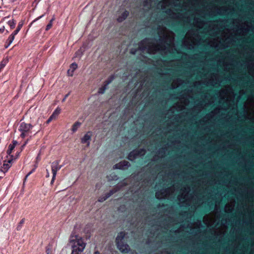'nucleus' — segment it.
<instances>
[{"label": "nucleus", "instance_id": "nucleus-8", "mask_svg": "<svg viewBox=\"0 0 254 254\" xmlns=\"http://www.w3.org/2000/svg\"><path fill=\"white\" fill-rule=\"evenodd\" d=\"M129 15V12L126 10H123L121 11L119 15L118 16L117 20L119 22H122L124 21Z\"/></svg>", "mask_w": 254, "mask_h": 254}, {"label": "nucleus", "instance_id": "nucleus-16", "mask_svg": "<svg viewBox=\"0 0 254 254\" xmlns=\"http://www.w3.org/2000/svg\"><path fill=\"white\" fill-rule=\"evenodd\" d=\"M61 109L60 108H57L55 111L54 112H53V114L55 115L56 116L58 117V115L60 114L61 113Z\"/></svg>", "mask_w": 254, "mask_h": 254}, {"label": "nucleus", "instance_id": "nucleus-29", "mask_svg": "<svg viewBox=\"0 0 254 254\" xmlns=\"http://www.w3.org/2000/svg\"><path fill=\"white\" fill-rule=\"evenodd\" d=\"M99 93H103V92H99Z\"/></svg>", "mask_w": 254, "mask_h": 254}, {"label": "nucleus", "instance_id": "nucleus-9", "mask_svg": "<svg viewBox=\"0 0 254 254\" xmlns=\"http://www.w3.org/2000/svg\"><path fill=\"white\" fill-rule=\"evenodd\" d=\"M144 154V150H141L140 151L135 150L130 152L128 155V159L132 160L135 159L137 156H141Z\"/></svg>", "mask_w": 254, "mask_h": 254}, {"label": "nucleus", "instance_id": "nucleus-14", "mask_svg": "<svg viewBox=\"0 0 254 254\" xmlns=\"http://www.w3.org/2000/svg\"><path fill=\"white\" fill-rule=\"evenodd\" d=\"M116 190H115V189H113L112 190H110L109 192L106 193L105 196L99 199L100 201H103L107 199L108 198H109L111 195H112L113 193H114L116 192Z\"/></svg>", "mask_w": 254, "mask_h": 254}, {"label": "nucleus", "instance_id": "nucleus-17", "mask_svg": "<svg viewBox=\"0 0 254 254\" xmlns=\"http://www.w3.org/2000/svg\"><path fill=\"white\" fill-rule=\"evenodd\" d=\"M15 22L14 20L12 19L8 22V25L11 28H13L15 26Z\"/></svg>", "mask_w": 254, "mask_h": 254}, {"label": "nucleus", "instance_id": "nucleus-11", "mask_svg": "<svg viewBox=\"0 0 254 254\" xmlns=\"http://www.w3.org/2000/svg\"><path fill=\"white\" fill-rule=\"evenodd\" d=\"M78 66L77 64L73 63L70 64L69 69L67 70V74L69 76H72L74 71L77 69Z\"/></svg>", "mask_w": 254, "mask_h": 254}, {"label": "nucleus", "instance_id": "nucleus-7", "mask_svg": "<svg viewBox=\"0 0 254 254\" xmlns=\"http://www.w3.org/2000/svg\"><path fill=\"white\" fill-rule=\"evenodd\" d=\"M92 136V132L91 131H87L81 138V143L86 144L87 146H89Z\"/></svg>", "mask_w": 254, "mask_h": 254}, {"label": "nucleus", "instance_id": "nucleus-27", "mask_svg": "<svg viewBox=\"0 0 254 254\" xmlns=\"http://www.w3.org/2000/svg\"><path fill=\"white\" fill-rule=\"evenodd\" d=\"M226 210H229V209H227V206H226Z\"/></svg>", "mask_w": 254, "mask_h": 254}, {"label": "nucleus", "instance_id": "nucleus-19", "mask_svg": "<svg viewBox=\"0 0 254 254\" xmlns=\"http://www.w3.org/2000/svg\"><path fill=\"white\" fill-rule=\"evenodd\" d=\"M52 26V21H50V23L47 25L46 30H48L50 29Z\"/></svg>", "mask_w": 254, "mask_h": 254}, {"label": "nucleus", "instance_id": "nucleus-1", "mask_svg": "<svg viewBox=\"0 0 254 254\" xmlns=\"http://www.w3.org/2000/svg\"><path fill=\"white\" fill-rule=\"evenodd\" d=\"M69 244L72 249L71 254H80L84 250L86 243L78 235H72L69 240Z\"/></svg>", "mask_w": 254, "mask_h": 254}, {"label": "nucleus", "instance_id": "nucleus-2", "mask_svg": "<svg viewBox=\"0 0 254 254\" xmlns=\"http://www.w3.org/2000/svg\"><path fill=\"white\" fill-rule=\"evenodd\" d=\"M126 233L124 232H121L118 234L116 238L117 247L118 249L123 254L128 253L130 251L129 246L123 242Z\"/></svg>", "mask_w": 254, "mask_h": 254}, {"label": "nucleus", "instance_id": "nucleus-28", "mask_svg": "<svg viewBox=\"0 0 254 254\" xmlns=\"http://www.w3.org/2000/svg\"><path fill=\"white\" fill-rule=\"evenodd\" d=\"M53 20H54V18H53L50 21H52V22Z\"/></svg>", "mask_w": 254, "mask_h": 254}, {"label": "nucleus", "instance_id": "nucleus-10", "mask_svg": "<svg viewBox=\"0 0 254 254\" xmlns=\"http://www.w3.org/2000/svg\"><path fill=\"white\" fill-rule=\"evenodd\" d=\"M22 25H23L22 23L19 24L18 25L16 30L10 36V37L9 38V44H8V46H9L10 44H11L12 43L13 40L14 39L15 35H16L18 33V32L20 30L21 27L22 26Z\"/></svg>", "mask_w": 254, "mask_h": 254}, {"label": "nucleus", "instance_id": "nucleus-13", "mask_svg": "<svg viewBox=\"0 0 254 254\" xmlns=\"http://www.w3.org/2000/svg\"><path fill=\"white\" fill-rule=\"evenodd\" d=\"M129 166L128 162L127 161L122 162L116 165L117 168L119 169H124L126 168L127 167Z\"/></svg>", "mask_w": 254, "mask_h": 254}, {"label": "nucleus", "instance_id": "nucleus-22", "mask_svg": "<svg viewBox=\"0 0 254 254\" xmlns=\"http://www.w3.org/2000/svg\"><path fill=\"white\" fill-rule=\"evenodd\" d=\"M52 120H53L52 119H51V118L50 117L49 119L46 122L47 124L50 123Z\"/></svg>", "mask_w": 254, "mask_h": 254}, {"label": "nucleus", "instance_id": "nucleus-12", "mask_svg": "<svg viewBox=\"0 0 254 254\" xmlns=\"http://www.w3.org/2000/svg\"><path fill=\"white\" fill-rule=\"evenodd\" d=\"M81 126V123L79 122H75L71 127V130L72 133L75 132Z\"/></svg>", "mask_w": 254, "mask_h": 254}, {"label": "nucleus", "instance_id": "nucleus-4", "mask_svg": "<svg viewBox=\"0 0 254 254\" xmlns=\"http://www.w3.org/2000/svg\"><path fill=\"white\" fill-rule=\"evenodd\" d=\"M18 142L16 140H13L12 143L9 144L6 151L7 154V158L14 160L18 157L19 153L18 152L14 153L15 148Z\"/></svg>", "mask_w": 254, "mask_h": 254}, {"label": "nucleus", "instance_id": "nucleus-20", "mask_svg": "<svg viewBox=\"0 0 254 254\" xmlns=\"http://www.w3.org/2000/svg\"><path fill=\"white\" fill-rule=\"evenodd\" d=\"M82 55V52L81 50H79V51L76 53V55H77V56H79V57H80Z\"/></svg>", "mask_w": 254, "mask_h": 254}, {"label": "nucleus", "instance_id": "nucleus-24", "mask_svg": "<svg viewBox=\"0 0 254 254\" xmlns=\"http://www.w3.org/2000/svg\"><path fill=\"white\" fill-rule=\"evenodd\" d=\"M4 30V27H2V28H0V32H3Z\"/></svg>", "mask_w": 254, "mask_h": 254}, {"label": "nucleus", "instance_id": "nucleus-15", "mask_svg": "<svg viewBox=\"0 0 254 254\" xmlns=\"http://www.w3.org/2000/svg\"><path fill=\"white\" fill-rule=\"evenodd\" d=\"M161 50L159 47L158 46H155L154 48L152 49V48L150 47V46H148L147 48V51L150 53H154L156 51Z\"/></svg>", "mask_w": 254, "mask_h": 254}, {"label": "nucleus", "instance_id": "nucleus-25", "mask_svg": "<svg viewBox=\"0 0 254 254\" xmlns=\"http://www.w3.org/2000/svg\"><path fill=\"white\" fill-rule=\"evenodd\" d=\"M144 43H145V44L149 43L148 40H145L143 41L142 42V44H144Z\"/></svg>", "mask_w": 254, "mask_h": 254}, {"label": "nucleus", "instance_id": "nucleus-26", "mask_svg": "<svg viewBox=\"0 0 254 254\" xmlns=\"http://www.w3.org/2000/svg\"><path fill=\"white\" fill-rule=\"evenodd\" d=\"M93 254H100V253L98 251H96Z\"/></svg>", "mask_w": 254, "mask_h": 254}, {"label": "nucleus", "instance_id": "nucleus-23", "mask_svg": "<svg viewBox=\"0 0 254 254\" xmlns=\"http://www.w3.org/2000/svg\"><path fill=\"white\" fill-rule=\"evenodd\" d=\"M47 175H46V177L47 178L49 177H50V172H49V170H47Z\"/></svg>", "mask_w": 254, "mask_h": 254}, {"label": "nucleus", "instance_id": "nucleus-6", "mask_svg": "<svg viewBox=\"0 0 254 254\" xmlns=\"http://www.w3.org/2000/svg\"><path fill=\"white\" fill-rule=\"evenodd\" d=\"M7 161H0V171L4 173L7 171L10 167V163L13 160L9 158H7Z\"/></svg>", "mask_w": 254, "mask_h": 254}, {"label": "nucleus", "instance_id": "nucleus-18", "mask_svg": "<svg viewBox=\"0 0 254 254\" xmlns=\"http://www.w3.org/2000/svg\"><path fill=\"white\" fill-rule=\"evenodd\" d=\"M156 196L157 198L158 199H161V198H163L164 197H165L166 196V195H163L162 196H160V194H159V192H158L156 193Z\"/></svg>", "mask_w": 254, "mask_h": 254}, {"label": "nucleus", "instance_id": "nucleus-5", "mask_svg": "<svg viewBox=\"0 0 254 254\" xmlns=\"http://www.w3.org/2000/svg\"><path fill=\"white\" fill-rule=\"evenodd\" d=\"M61 168V166L59 165V163L58 161H54L52 163L51 165V170L53 174L52 180L51 181V184H53L57 174V172L58 170H59Z\"/></svg>", "mask_w": 254, "mask_h": 254}, {"label": "nucleus", "instance_id": "nucleus-21", "mask_svg": "<svg viewBox=\"0 0 254 254\" xmlns=\"http://www.w3.org/2000/svg\"><path fill=\"white\" fill-rule=\"evenodd\" d=\"M50 117L51 118V119H52L53 120H55L57 118V116H56L55 115H54L53 114H52V115L50 116Z\"/></svg>", "mask_w": 254, "mask_h": 254}, {"label": "nucleus", "instance_id": "nucleus-3", "mask_svg": "<svg viewBox=\"0 0 254 254\" xmlns=\"http://www.w3.org/2000/svg\"><path fill=\"white\" fill-rule=\"evenodd\" d=\"M33 126L30 123L22 122L20 124L18 129L20 132V136L21 138H24L28 136L31 133Z\"/></svg>", "mask_w": 254, "mask_h": 254}]
</instances>
